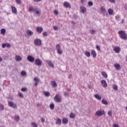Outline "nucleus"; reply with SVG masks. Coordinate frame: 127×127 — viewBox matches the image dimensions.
<instances>
[{
	"label": "nucleus",
	"instance_id": "0e129e2a",
	"mask_svg": "<svg viewBox=\"0 0 127 127\" xmlns=\"http://www.w3.org/2000/svg\"><path fill=\"white\" fill-rule=\"evenodd\" d=\"M34 1H35L36 2H38L39 1H41V0H33Z\"/></svg>",
	"mask_w": 127,
	"mask_h": 127
},
{
	"label": "nucleus",
	"instance_id": "09e8293b",
	"mask_svg": "<svg viewBox=\"0 0 127 127\" xmlns=\"http://www.w3.org/2000/svg\"><path fill=\"white\" fill-rule=\"evenodd\" d=\"M18 96L20 97V98H23V94L21 93H19Z\"/></svg>",
	"mask_w": 127,
	"mask_h": 127
},
{
	"label": "nucleus",
	"instance_id": "4be33fe9",
	"mask_svg": "<svg viewBox=\"0 0 127 127\" xmlns=\"http://www.w3.org/2000/svg\"><path fill=\"white\" fill-rule=\"evenodd\" d=\"M22 60V58L19 56H16V61L18 62H20V61H21Z\"/></svg>",
	"mask_w": 127,
	"mask_h": 127
},
{
	"label": "nucleus",
	"instance_id": "e433bc0d",
	"mask_svg": "<svg viewBox=\"0 0 127 127\" xmlns=\"http://www.w3.org/2000/svg\"><path fill=\"white\" fill-rule=\"evenodd\" d=\"M44 95L46 97H49V96H50V93H49V92H45Z\"/></svg>",
	"mask_w": 127,
	"mask_h": 127
},
{
	"label": "nucleus",
	"instance_id": "2f4dec72",
	"mask_svg": "<svg viewBox=\"0 0 127 127\" xmlns=\"http://www.w3.org/2000/svg\"><path fill=\"white\" fill-rule=\"evenodd\" d=\"M57 51V53H58L60 55H61V54H62L63 53L62 49H61L58 50Z\"/></svg>",
	"mask_w": 127,
	"mask_h": 127
},
{
	"label": "nucleus",
	"instance_id": "6e6552de",
	"mask_svg": "<svg viewBox=\"0 0 127 127\" xmlns=\"http://www.w3.org/2000/svg\"><path fill=\"white\" fill-rule=\"evenodd\" d=\"M54 100L57 103H61V98L58 97V95H56L54 97Z\"/></svg>",
	"mask_w": 127,
	"mask_h": 127
},
{
	"label": "nucleus",
	"instance_id": "603ef678",
	"mask_svg": "<svg viewBox=\"0 0 127 127\" xmlns=\"http://www.w3.org/2000/svg\"><path fill=\"white\" fill-rule=\"evenodd\" d=\"M95 32H96L95 30H92L91 31H90L91 34H95Z\"/></svg>",
	"mask_w": 127,
	"mask_h": 127
},
{
	"label": "nucleus",
	"instance_id": "de8ad7c7",
	"mask_svg": "<svg viewBox=\"0 0 127 127\" xmlns=\"http://www.w3.org/2000/svg\"><path fill=\"white\" fill-rule=\"evenodd\" d=\"M41 121L42 124H44V123H45V119H44V118H42L41 119Z\"/></svg>",
	"mask_w": 127,
	"mask_h": 127
},
{
	"label": "nucleus",
	"instance_id": "6e6d98bb",
	"mask_svg": "<svg viewBox=\"0 0 127 127\" xmlns=\"http://www.w3.org/2000/svg\"><path fill=\"white\" fill-rule=\"evenodd\" d=\"M6 46L8 48H10V47H11L10 44H6Z\"/></svg>",
	"mask_w": 127,
	"mask_h": 127
},
{
	"label": "nucleus",
	"instance_id": "338daca9",
	"mask_svg": "<svg viewBox=\"0 0 127 127\" xmlns=\"http://www.w3.org/2000/svg\"><path fill=\"white\" fill-rule=\"evenodd\" d=\"M80 1L82 4H84V1H85V0H80Z\"/></svg>",
	"mask_w": 127,
	"mask_h": 127
},
{
	"label": "nucleus",
	"instance_id": "c9c22d12",
	"mask_svg": "<svg viewBox=\"0 0 127 127\" xmlns=\"http://www.w3.org/2000/svg\"><path fill=\"white\" fill-rule=\"evenodd\" d=\"M16 4H22V2H21V0H16Z\"/></svg>",
	"mask_w": 127,
	"mask_h": 127
},
{
	"label": "nucleus",
	"instance_id": "bb28decb",
	"mask_svg": "<svg viewBox=\"0 0 127 127\" xmlns=\"http://www.w3.org/2000/svg\"><path fill=\"white\" fill-rule=\"evenodd\" d=\"M102 103L103 104V105H108V102L107 101H106V100L105 99H102Z\"/></svg>",
	"mask_w": 127,
	"mask_h": 127
},
{
	"label": "nucleus",
	"instance_id": "69168bd1",
	"mask_svg": "<svg viewBox=\"0 0 127 127\" xmlns=\"http://www.w3.org/2000/svg\"><path fill=\"white\" fill-rule=\"evenodd\" d=\"M38 82H35V87H37V85H38Z\"/></svg>",
	"mask_w": 127,
	"mask_h": 127
},
{
	"label": "nucleus",
	"instance_id": "ddd939ff",
	"mask_svg": "<svg viewBox=\"0 0 127 127\" xmlns=\"http://www.w3.org/2000/svg\"><path fill=\"white\" fill-rule=\"evenodd\" d=\"M46 62L50 67H52V68L54 67V64H53V63H52V62H51V61L48 60V61H46Z\"/></svg>",
	"mask_w": 127,
	"mask_h": 127
},
{
	"label": "nucleus",
	"instance_id": "13d9d810",
	"mask_svg": "<svg viewBox=\"0 0 127 127\" xmlns=\"http://www.w3.org/2000/svg\"><path fill=\"white\" fill-rule=\"evenodd\" d=\"M64 96H69V93H68V92H64Z\"/></svg>",
	"mask_w": 127,
	"mask_h": 127
},
{
	"label": "nucleus",
	"instance_id": "7ed1b4c3",
	"mask_svg": "<svg viewBox=\"0 0 127 127\" xmlns=\"http://www.w3.org/2000/svg\"><path fill=\"white\" fill-rule=\"evenodd\" d=\"M105 115V112L104 111H98L95 113V116L97 117H101Z\"/></svg>",
	"mask_w": 127,
	"mask_h": 127
},
{
	"label": "nucleus",
	"instance_id": "f8f14e48",
	"mask_svg": "<svg viewBox=\"0 0 127 127\" xmlns=\"http://www.w3.org/2000/svg\"><path fill=\"white\" fill-rule=\"evenodd\" d=\"M114 51L116 53H120V51H121V48L120 47H115L114 49Z\"/></svg>",
	"mask_w": 127,
	"mask_h": 127
},
{
	"label": "nucleus",
	"instance_id": "774afa93",
	"mask_svg": "<svg viewBox=\"0 0 127 127\" xmlns=\"http://www.w3.org/2000/svg\"><path fill=\"white\" fill-rule=\"evenodd\" d=\"M114 127H119V125H118L117 124H115L114 125Z\"/></svg>",
	"mask_w": 127,
	"mask_h": 127
},
{
	"label": "nucleus",
	"instance_id": "79ce46f5",
	"mask_svg": "<svg viewBox=\"0 0 127 127\" xmlns=\"http://www.w3.org/2000/svg\"><path fill=\"white\" fill-rule=\"evenodd\" d=\"M116 19L118 20V21H120V20H121V17H120L119 15H117L116 16Z\"/></svg>",
	"mask_w": 127,
	"mask_h": 127
},
{
	"label": "nucleus",
	"instance_id": "8fccbe9b",
	"mask_svg": "<svg viewBox=\"0 0 127 127\" xmlns=\"http://www.w3.org/2000/svg\"><path fill=\"white\" fill-rule=\"evenodd\" d=\"M88 3L89 6H92L93 5V2L92 1H89Z\"/></svg>",
	"mask_w": 127,
	"mask_h": 127
},
{
	"label": "nucleus",
	"instance_id": "dca6fc26",
	"mask_svg": "<svg viewBox=\"0 0 127 127\" xmlns=\"http://www.w3.org/2000/svg\"><path fill=\"white\" fill-rule=\"evenodd\" d=\"M61 123H62V121L60 118H58L56 120V124L58 125V126H60L61 125Z\"/></svg>",
	"mask_w": 127,
	"mask_h": 127
},
{
	"label": "nucleus",
	"instance_id": "6ab92c4d",
	"mask_svg": "<svg viewBox=\"0 0 127 127\" xmlns=\"http://www.w3.org/2000/svg\"><path fill=\"white\" fill-rule=\"evenodd\" d=\"M26 33L28 35H33V32H32V31L31 30H28L27 31H26Z\"/></svg>",
	"mask_w": 127,
	"mask_h": 127
},
{
	"label": "nucleus",
	"instance_id": "f3484780",
	"mask_svg": "<svg viewBox=\"0 0 127 127\" xmlns=\"http://www.w3.org/2000/svg\"><path fill=\"white\" fill-rule=\"evenodd\" d=\"M91 55H92L93 58H96L97 57V53H96L95 50H93L91 51Z\"/></svg>",
	"mask_w": 127,
	"mask_h": 127
},
{
	"label": "nucleus",
	"instance_id": "3c124183",
	"mask_svg": "<svg viewBox=\"0 0 127 127\" xmlns=\"http://www.w3.org/2000/svg\"><path fill=\"white\" fill-rule=\"evenodd\" d=\"M96 48L97 50H98V51H100V50H101V48H100V46L98 45L96 46Z\"/></svg>",
	"mask_w": 127,
	"mask_h": 127
},
{
	"label": "nucleus",
	"instance_id": "b1692460",
	"mask_svg": "<svg viewBox=\"0 0 127 127\" xmlns=\"http://www.w3.org/2000/svg\"><path fill=\"white\" fill-rule=\"evenodd\" d=\"M12 13H16V8L11 6Z\"/></svg>",
	"mask_w": 127,
	"mask_h": 127
},
{
	"label": "nucleus",
	"instance_id": "f704fd0d",
	"mask_svg": "<svg viewBox=\"0 0 127 127\" xmlns=\"http://www.w3.org/2000/svg\"><path fill=\"white\" fill-rule=\"evenodd\" d=\"M113 88L114 89V90H115V91H117V90H118V85L114 84L113 85Z\"/></svg>",
	"mask_w": 127,
	"mask_h": 127
},
{
	"label": "nucleus",
	"instance_id": "39448f33",
	"mask_svg": "<svg viewBox=\"0 0 127 127\" xmlns=\"http://www.w3.org/2000/svg\"><path fill=\"white\" fill-rule=\"evenodd\" d=\"M34 43L36 45H37L38 46L39 45H41V44L42 43L41 40H40L38 38L35 39L34 40Z\"/></svg>",
	"mask_w": 127,
	"mask_h": 127
},
{
	"label": "nucleus",
	"instance_id": "052dcab7",
	"mask_svg": "<svg viewBox=\"0 0 127 127\" xmlns=\"http://www.w3.org/2000/svg\"><path fill=\"white\" fill-rule=\"evenodd\" d=\"M36 13L38 14V15H40V11H36Z\"/></svg>",
	"mask_w": 127,
	"mask_h": 127
},
{
	"label": "nucleus",
	"instance_id": "4c0bfd02",
	"mask_svg": "<svg viewBox=\"0 0 127 127\" xmlns=\"http://www.w3.org/2000/svg\"><path fill=\"white\" fill-rule=\"evenodd\" d=\"M60 48V45L59 44H57L56 46V49L57 51V50H59Z\"/></svg>",
	"mask_w": 127,
	"mask_h": 127
},
{
	"label": "nucleus",
	"instance_id": "ea45409f",
	"mask_svg": "<svg viewBox=\"0 0 127 127\" xmlns=\"http://www.w3.org/2000/svg\"><path fill=\"white\" fill-rule=\"evenodd\" d=\"M21 91H22V92H26L27 91V88L26 87L22 88L21 89Z\"/></svg>",
	"mask_w": 127,
	"mask_h": 127
},
{
	"label": "nucleus",
	"instance_id": "e2e57ef3",
	"mask_svg": "<svg viewBox=\"0 0 127 127\" xmlns=\"http://www.w3.org/2000/svg\"><path fill=\"white\" fill-rule=\"evenodd\" d=\"M16 121L17 122H18L19 121V116H17Z\"/></svg>",
	"mask_w": 127,
	"mask_h": 127
},
{
	"label": "nucleus",
	"instance_id": "864d4df0",
	"mask_svg": "<svg viewBox=\"0 0 127 127\" xmlns=\"http://www.w3.org/2000/svg\"><path fill=\"white\" fill-rule=\"evenodd\" d=\"M54 14H55L56 15H58V13H59L58 11L55 10L54 11Z\"/></svg>",
	"mask_w": 127,
	"mask_h": 127
},
{
	"label": "nucleus",
	"instance_id": "c85d7f7f",
	"mask_svg": "<svg viewBox=\"0 0 127 127\" xmlns=\"http://www.w3.org/2000/svg\"><path fill=\"white\" fill-rule=\"evenodd\" d=\"M55 107V105H54V104H53V103H52L50 105V108L51 110H54Z\"/></svg>",
	"mask_w": 127,
	"mask_h": 127
},
{
	"label": "nucleus",
	"instance_id": "1a4fd4ad",
	"mask_svg": "<svg viewBox=\"0 0 127 127\" xmlns=\"http://www.w3.org/2000/svg\"><path fill=\"white\" fill-rule=\"evenodd\" d=\"M80 12H81V13H86V11H87V9L84 6L80 7Z\"/></svg>",
	"mask_w": 127,
	"mask_h": 127
},
{
	"label": "nucleus",
	"instance_id": "bf43d9fd",
	"mask_svg": "<svg viewBox=\"0 0 127 127\" xmlns=\"http://www.w3.org/2000/svg\"><path fill=\"white\" fill-rule=\"evenodd\" d=\"M5 46H6V44H2V48H5Z\"/></svg>",
	"mask_w": 127,
	"mask_h": 127
},
{
	"label": "nucleus",
	"instance_id": "20e7f679",
	"mask_svg": "<svg viewBox=\"0 0 127 127\" xmlns=\"http://www.w3.org/2000/svg\"><path fill=\"white\" fill-rule=\"evenodd\" d=\"M27 59L31 63H33L35 60V58L31 56H28Z\"/></svg>",
	"mask_w": 127,
	"mask_h": 127
},
{
	"label": "nucleus",
	"instance_id": "0eeeda50",
	"mask_svg": "<svg viewBox=\"0 0 127 127\" xmlns=\"http://www.w3.org/2000/svg\"><path fill=\"white\" fill-rule=\"evenodd\" d=\"M8 106L9 107H11V108H13V109L16 108V105L14 104L12 102L9 101L8 103Z\"/></svg>",
	"mask_w": 127,
	"mask_h": 127
},
{
	"label": "nucleus",
	"instance_id": "f257e3e1",
	"mask_svg": "<svg viewBox=\"0 0 127 127\" xmlns=\"http://www.w3.org/2000/svg\"><path fill=\"white\" fill-rule=\"evenodd\" d=\"M118 34H119V36L121 37V38H122V39L127 40V34L126 33L125 31H119L118 32Z\"/></svg>",
	"mask_w": 127,
	"mask_h": 127
},
{
	"label": "nucleus",
	"instance_id": "7c9ffc66",
	"mask_svg": "<svg viewBox=\"0 0 127 127\" xmlns=\"http://www.w3.org/2000/svg\"><path fill=\"white\" fill-rule=\"evenodd\" d=\"M85 55L87 57H90V56H91V53H90L89 52H85Z\"/></svg>",
	"mask_w": 127,
	"mask_h": 127
},
{
	"label": "nucleus",
	"instance_id": "a19ab883",
	"mask_svg": "<svg viewBox=\"0 0 127 127\" xmlns=\"http://www.w3.org/2000/svg\"><path fill=\"white\" fill-rule=\"evenodd\" d=\"M4 109V107L3 106V105H2V104H0V111H3Z\"/></svg>",
	"mask_w": 127,
	"mask_h": 127
},
{
	"label": "nucleus",
	"instance_id": "a878e982",
	"mask_svg": "<svg viewBox=\"0 0 127 127\" xmlns=\"http://www.w3.org/2000/svg\"><path fill=\"white\" fill-rule=\"evenodd\" d=\"M26 71L23 70L21 72V76H23V77H24V76H26Z\"/></svg>",
	"mask_w": 127,
	"mask_h": 127
},
{
	"label": "nucleus",
	"instance_id": "9b49d317",
	"mask_svg": "<svg viewBox=\"0 0 127 127\" xmlns=\"http://www.w3.org/2000/svg\"><path fill=\"white\" fill-rule=\"evenodd\" d=\"M36 30L38 33H41L43 31V28L42 27H37Z\"/></svg>",
	"mask_w": 127,
	"mask_h": 127
},
{
	"label": "nucleus",
	"instance_id": "680f3d73",
	"mask_svg": "<svg viewBox=\"0 0 127 127\" xmlns=\"http://www.w3.org/2000/svg\"><path fill=\"white\" fill-rule=\"evenodd\" d=\"M37 107H40L41 106V103H37Z\"/></svg>",
	"mask_w": 127,
	"mask_h": 127
},
{
	"label": "nucleus",
	"instance_id": "c756f323",
	"mask_svg": "<svg viewBox=\"0 0 127 127\" xmlns=\"http://www.w3.org/2000/svg\"><path fill=\"white\" fill-rule=\"evenodd\" d=\"M5 29H1V34H2V35H4V33H5Z\"/></svg>",
	"mask_w": 127,
	"mask_h": 127
},
{
	"label": "nucleus",
	"instance_id": "58836bf2",
	"mask_svg": "<svg viewBox=\"0 0 127 127\" xmlns=\"http://www.w3.org/2000/svg\"><path fill=\"white\" fill-rule=\"evenodd\" d=\"M13 99L12 95H9L8 97V101H11Z\"/></svg>",
	"mask_w": 127,
	"mask_h": 127
},
{
	"label": "nucleus",
	"instance_id": "f03ea898",
	"mask_svg": "<svg viewBox=\"0 0 127 127\" xmlns=\"http://www.w3.org/2000/svg\"><path fill=\"white\" fill-rule=\"evenodd\" d=\"M34 63L37 66H41L42 65V61L39 59H36Z\"/></svg>",
	"mask_w": 127,
	"mask_h": 127
},
{
	"label": "nucleus",
	"instance_id": "c03bdc74",
	"mask_svg": "<svg viewBox=\"0 0 127 127\" xmlns=\"http://www.w3.org/2000/svg\"><path fill=\"white\" fill-rule=\"evenodd\" d=\"M34 80L35 82H39V79H38V78H37V77H35L34 79Z\"/></svg>",
	"mask_w": 127,
	"mask_h": 127
},
{
	"label": "nucleus",
	"instance_id": "5701e85b",
	"mask_svg": "<svg viewBox=\"0 0 127 127\" xmlns=\"http://www.w3.org/2000/svg\"><path fill=\"white\" fill-rule=\"evenodd\" d=\"M101 74H102V76H103V77H104V78H108V74H107V73H106V72L102 71Z\"/></svg>",
	"mask_w": 127,
	"mask_h": 127
},
{
	"label": "nucleus",
	"instance_id": "72a5a7b5",
	"mask_svg": "<svg viewBox=\"0 0 127 127\" xmlns=\"http://www.w3.org/2000/svg\"><path fill=\"white\" fill-rule=\"evenodd\" d=\"M31 126H32V127H38V126H37V124L35 123H31Z\"/></svg>",
	"mask_w": 127,
	"mask_h": 127
},
{
	"label": "nucleus",
	"instance_id": "49530a36",
	"mask_svg": "<svg viewBox=\"0 0 127 127\" xmlns=\"http://www.w3.org/2000/svg\"><path fill=\"white\" fill-rule=\"evenodd\" d=\"M59 28L58 26H54L53 27L54 30H58Z\"/></svg>",
	"mask_w": 127,
	"mask_h": 127
},
{
	"label": "nucleus",
	"instance_id": "412c9836",
	"mask_svg": "<svg viewBox=\"0 0 127 127\" xmlns=\"http://www.w3.org/2000/svg\"><path fill=\"white\" fill-rule=\"evenodd\" d=\"M108 13L110 15H112V14L114 13V10H113L112 8H109L108 9Z\"/></svg>",
	"mask_w": 127,
	"mask_h": 127
},
{
	"label": "nucleus",
	"instance_id": "2eb2a0df",
	"mask_svg": "<svg viewBox=\"0 0 127 127\" xmlns=\"http://www.w3.org/2000/svg\"><path fill=\"white\" fill-rule=\"evenodd\" d=\"M115 68L117 69V70H121L122 69V67H121V65L120 64H116L114 65Z\"/></svg>",
	"mask_w": 127,
	"mask_h": 127
},
{
	"label": "nucleus",
	"instance_id": "393cba45",
	"mask_svg": "<svg viewBox=\"0 0 127 127\" xmlns=\"http://www.w3.org/2000/svg\"><path fill=\"white\" fill-rule=\"evenodd\" d=\"M29 11H36V9L33 8V7H30L29 8Z\"/></svg>",
	"mask_w": 127,
	"mask_h": 127
},
{
	"label": "nucleus",
	"instance_id": "a211bd4d",
	"mask_svg": "<svg viewBox=\"0 0 127 127\" xmlns=\"http://www.w3.org/2000/svg\"><path fill=\"white\" fill-rule=\"evenodd\" d=\"M94 97L97 99V100H98L99 101H101L102 100V97L100 96L99 94H95Z\"/></svg>",
	"mask_w": 127,
	"mask_h": 127
},
{
	"label": "nucleus",
	"instance_id": "aec40b11",
	"mask_svg": "<svg viewBox=\"0 0 127 127\" xmlns=\"http://www.w3.org/2000/svg\"><path fill=\"white\" fill-rule=\"evenodd\" d=\"M68 119L67 118H64L63 119V123L65 125H67V124H68Z\"/></svg>",
	"mask_w": 127,
	"mask_h": 127
},
{
	"label": "nucleus",
	"instance_id": "37998d69",
	"mask_svg": "<svg viewBox=\"0 0 127 127\" xmlns=\"http://www.w3.org/2000/svg\"><path fill=\"white\" fill-rule=\"evenodd\" d=\"M103 12V14L104 16H107V15H108V12L107 11V10Z\"/></svg>",
	"mask_w": 127,
	"mask_h": 127
},
{
	"label": "nucleus",
	"instance_id": "9d476101",
	"mask_svg": "<svg viewBox=\"0 0 127 127\" xmlns=\"http://www.w3.org/2000/svg\"><path fill=\"white\" fill-rule=\"evenodd\" d=\"M101 84L104 88H107L108 87V84H107V82L105 80H102L101 81Z\"/></svg>",
	"mask_w": 127,
	"mask_h": 127
},
{
	"label": "nucleus",
	"instance_id": "4d7b16f0",
	"mask_svg": "<svg viewBox=\"0 0 127 127\" xmlns=\"http://www.w3.org/2000/svg\"><path fill=\"white\" fill-rule=\"evenodd\" d=\"M112 111H109L108 115L110 116V117H112Z\"/></svg>",
	"mask_w": 127,
	"mask_h": 127
},
{
	"label": "nucleus",
	"instance_id": "cd10ccee",
	"mask_svg": "<svg viewBox=\"0 0 127 127\" xmlns=\"http://www.w3.org/2000/svg\"><path fill=\"white\" fill-rule=\"evenodd\" d=\"M69 117L70 118V119H75V117H76L74 114H73L72 113H71L70 114Z\"/></svg>",
	"mask_w": 127,
	"mask_h": 127
},
{
	"label": "nucleus",
	"instance_id": "4468645a",
	"mask_svg": "<svg viewBox=\"0 0 127 127\" xmlns=\"http://www.w3.org/2000/svg\"><path fill=\"white\" fill-rule=\"evenodd\" d=\"M51 84H52V87L54 88H57V83H56V81H52L51 82Z\"/></svg>",
	"mask_w": 127,
	"mask_h": 127
},
{
	"label": "nucleus",
	"instance_id": "423d86ee",
	"mask_svg": "<svg viewBox=\"0 0 127 127\" xmlns=\"http://www.w3.org/2000/svg\"><path fill=\"white\" fill-rule=\"evenodd\" d=\"M64 6L66 7V8H71V4H70V3L67 1H65L64 3Z\"/></svg>",
	"mask_w": 127,
	"mask_h": 127
},
{
	"label": "nucleus",
	"instance_id": "473e14b6",
	"mask_svg": "<svg viewBox=\"0 0 127 127\" xmlns=\"http://www.w3.org/2000/svg\"><path fill=\"white\" fill-rule=\"evenodd\" d=\"M101 11H102V12H104V11H106V8H105L104 6H101L100 8Z\"/></svg>",
	"mask_w": 127,
	"mask_h": 127
},
{
	"label": "nucleus",
	"instance_id": "5fc2aeb1",
	"mask_svg": "<svg viewBox=\"0 0 127 127\" xmlns=\"http://www.w3.org/2000/svg\"><path fill=\"white\" fill-rule=\"evenodd\" d=\"M110 2H112V3H115L116 2V0H108Z\"/></svg>",
	"mask_w": 127,
	"mask_h": 127
},
{
	"label": "nucleus",
	"instance_id": "a18cd8bd",
	"mask_svg": "<svg viewBox=\"0 0 127 127\" xmlns=\"http://www.w3.org/2000/svg\"><path fill=\"white\" fill-rule=\"evenodd\" d=\"M43 36H47V35H48V33H47V32H44L43 33Z\"/></svg>",
	"mask_w": 127,
	"mask_h": 127
}]
</instances>
